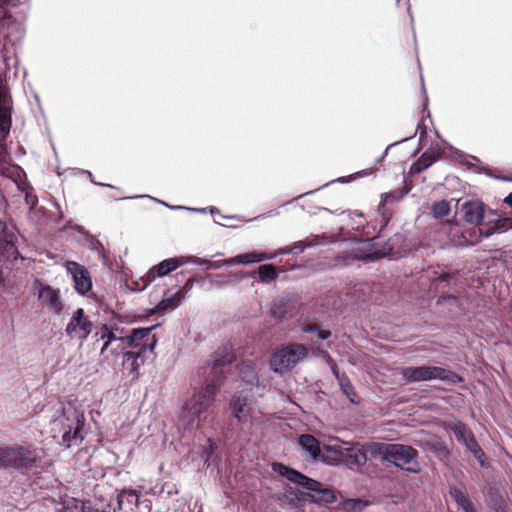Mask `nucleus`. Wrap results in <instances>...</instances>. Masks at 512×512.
<instances>
[{"label": "nucleus", "instance_id": "dca6fc26", "mask_svg": "<svg viewBox=\"0 0 512 512\" xmlns=\"http://www.w3.org/2000/svg\"><path fill=\"white\" fill-rule=\"evenodd\" d=\"M36 456L25 448H10V466H26L34 463Z\"/></svg>", "mask_w": 512, "mask_h": 512}, {"label": "nucleus", "instance_id": "ddd939ff", "mask_svg": "<svg viewBox=\"0 0 512 512\" xmlns=\"http://www.w3.org/2000/svg\"><path fill=\"white\" fill-rule=\"evenodd\" d=\"M11 128L9 101L0 91V141L4 140Z\"/></svg>", "mask_w": 512, "mask_h": 512}, {"label": "nucleus", "instance_id": "a878e982", "mask_svg": "<svg viewBox=\"0 0 512 512\" xmlns=\"http://www.w3.org/2000/svg\"><path fill=\"white\" fill-rule=\"evenodd\" d=\"M179 296V291H177L175 294L171 295L170 297L161 300L151 311V314H154L157 311L165 310L170 307H174L173 303L175 299Z\"/></svg>", "mask_w": 512, "mask_h": 512}, {"label": "nucleus", "instance_id": "f03ea898", "mask_svg": "<svg viewBox=\"0 0 512 512\" xmlns=\"http://www.w3.org/2000/svg\"><path fill=\"white\" fill-rule=\"evenodd\" d=\"M371 453L382 461H388L394 466L410 473H419L421 466L417 461L418 452L408 445L383 444L370 447Z\"/></svg>", "mask_w": 512, "mask_h": 512}, {"label": "nucleus", "instance_id": "20e7f679", "mask_svg": "<svg viewBox=\"0 0 512 512\" xmlns=\"http://www.w3.org/2000/svg\"><path fill=\"white\" fill-rule=\"evenodd\" d=\"M308 355L305 346L290 344L276 350L269 361L270 369L279 375L292 371Z\"/></svg>", "mask_w": 512, "mask_h": 512}, {"label": "nucleus", "instance_id": "412c9836", "mask_svg": "<svg viewBox=\"0 0 512 512\" xmlns=\"http://www.w3.org/2000/svg\"><path fill=\"white\" fill-rule=\"evenodd\" d=\"M451 211L450 204L446 200H439L433 203L431 214L433 218L440 219L449 215Z\"/></svg>", "mask_w": 512, "mask_h": 512}, {"label": "nucleus", "instance_id": "f257e3e1", "mask_svg": "<svg viewBox=\"0 0 512 512\" xmlns=\"http://www.w3.org/2000/svg\"><path fill=\"white\" fill-rule=\"evenodd\" d=\"M155 326L134 329L130 335L124 336L120 342L127 347L135 348L136 351H128L123 354L122 367L127 371V376L132 381H137L140 377V369L144 365V355L147 351L153 352L157 339L151 336V331Z\"/></svg>", "mask_w": 512, "mask_h": 512}, {"label": "nucleus", "instance_id": "4c0bfd02", "mask_svg": "<svg viewBox=\"0 0 512 512\" xmlns=\"http://www.w3.org/2000/svg\"><path fill=\"white\" fill-rule=\"evenodd\" d=\"M357 258L361 259V260H366V259L371 258V256L370 255H365V256H358Z\"/></svg>", "mask_w": 512, "mask_h": 512}, {"label": "nucleus", "instance_id": "39448f33", "mask_svg": "<svg viewBox=\"0 0 512 512\" xmlns=\"http://www.w3.org/2000/svg\"><path fill=\"white\" fill-rule=\"evenodd\" d=\"M400 373L405 383L441 380L456 384L462 381L454 372L437 366L405 367Z\"/></svg>", "mask_w": 512, "mask_h": 512}, {"label": "nucleus", "instance_id": "423d86ee", "mask_svg": "<svg viewBox=\"0 0 512 512\" xmlns=\"http://www.w3.org/2000/svg\"><path fill=\"white\" fill-rule=\"evenodd\" d=\"M93 330L92 322L85 316L82 308L76 309L66 325L65 332L71 338L84 342Z\"/></svg>", "mask_w": 512, "mask_h": 512}, {"label": "nucleus", "instance_id": "f704fd0d", "mask_svg": "<svg viewBox=\"0 0 512 512\" xmlns=\"http://www.w3.org/2000/svg\"><path fill=\"white\" fill-rule=\"evenodd\" d=\"M345 505L350 506L351 508H356L358 505H360V501H358V500H347L345 502Z\"/></svg>", "mask_w": 512, "mask_h": 512}, {"label": "nucleus", "instance_id": "cd10ccee", "mask_svg": "<svg viewBox=\"0 0 512 512\" xmlns=\"http://www.w3.org/2000/svg\"><path fill=\"white\" fill-rule=\"evenodd\" d=\"M512 227L511 220L508 218L498 219L494 223V228L496 231L498 230H507Z\"/></svg>", "mask_w": 512, "mask_h": 512}, {"label": "nucleus", "instance_id": "f3484780", "mask_svg": "<svg viewBox=\"0 0 512 512\" xmlns=\"http://www.w3.org/2000/svg\"><path fill=\"white\" fill-rule=\"evenodd\" d=\"M180 265V262L176 258L165 259L161 261L157 266L150 269L148 274L153 279L156 277H163L168 273L176 270Z\"/></svg>", "mask_w": 512, "mask_h": 512}, {"label": "nucleus", "instance_id": "7c9ffc66", "mask_svg": "<svg viewBox=\"0 0 512 512\" xmlns=\"http://www.w3.org/2000/svg\"><path fill=\"white\" fill-rule=\"evenodd\" d=\"M125 495L135 497L136 503L138 502L139 495H138V493H137L135 490H131V489L125 490V489H124V490H122V491L120 492L119 497H123V496H125Z\"/></svg>", "mask_w": 512, "mask_h": 512}, {"label": "nucleus", "instance_id": "f8f14e48", "mask_svg": "<svg viewBox=\"0 0 512 512\" xmlns=\"http://www.w3.org/2000/svg\"><path fill=\"white\" fill-rule=\"evenodd\" d=\"M298 443L302 450L314 461L321 458V447L319 441L310 434H302L298 437Z\"/></svg>", "mask_w": 512, "mask_h": 512}, {"label": "nucleus", "instance_id": "e433bc0d", "mask_svg": "<svg viewBox=\"0 0 512 512\" xmlns=\"http://www.w3.org/2000/svg\"><path fill=\"white\" fill-rule=\"evenodd\" d=\"M5 3L7 4H11V5H15L17 4L18 2H20L21 0H3Z\"/></svg>", "mask_w": 512, "mask_h": 512}, {"label": "nucleus", "instance_id": "1a4fd4ad", "mask_svg": "<svg viewBox=\"0 0 512 512\" xmlns=\"http://www.w3.org/2000/svg\"><path fill=\"white\" fill-rule=\"evenodd\" d=\"M455 436L458 442L466 447L481 465H484L485 453L476 442L471 432L464 427H459L455 430Z\"/></svg>", "mask_w": 512, "mask_h": 512}, {"label": "nucleus", "instance_id": "4be33fe9", "mask_svg": "<svg viewBox=\"0 0 512 512\" xmlns=\"http://www.w3.org/2000/svg\"><path fill=\"white\" fill-rule=\"evenodd\" d=\"M62 438L68 446L78 445L83 440V433L79 425H77L73 431L69 430L64 432Z\"/></svg>", "mask_w": 512, "mask_h": 512}, {"label": "nucleus", "instance_id": "58836bf2", "mask_svg": "<svg viewBox=\"0 0 512 512\" xmlns=\"http://www.w3.org/2000/svg\"><path fill=\"white\" fill-rule=\"evenodd\" d=\"M209 212H210L211 214H214V213H217V212H218V209L213 207V208H210Z\"/></svg>", "mask_w": 512, "mask_h": 512}, {"label": "nucleus", "instance_id": "a19ab883", "mask_svg": "<svg viewBox=\"0 0 512 512\" xmlns=\"http://www.w3.org/2000/svg\"><path fill=\"white\" fill-rule=\"evenodd\" d=\"M431 163H432V161H430L429 163L425 164L424 168H427Z\"/></svg>", "mask_w": 512, "mask_h": 512}, {"label": "nucleus", "instance_id": "ea45409f", "mask_svg": "<svg viewBox=\"0 0 512 512\" xmlns=\"http://www.w3.org/2000/svg\"><path fill=\"white\" fill-rule=\"evenodd\" d=\"M464 512H475V511H474L473 507H471V508L467 509V510H466V511H464Z\"/></svg>", "mask_w": 512, "mask_h": 512}, {"label": "nucleus", "instance_id": "79ce46f5", "mask_svg": "<svg viewBox=\"0 0 512 512\" xmlns=\"http://www.w3.org/2000/svg\"><path fill=\"white\" fill-rule=\"evenodd\" d=\"M338 182H339V183H344V181L342 180V178L338 179Z\"/></svg>", "mask_w": 512, "mask_h": 512}, {"label": "nucleus", "instance_id": "2eb2a0df", "mask_svg": "<svg viewBox=\"0 0 512 512\" xmlns=\"http://www.w3.org/2000/svg\"><path fill=\"white\" fill-rule=\"evenodd\" d=\"M97 340L102 341V346L99 350L100 356H105L108 348L113 342L120 341L122 337H117L114 330L107 324H103L99 327L95 334Z\"/></svg>", "mask_w": 512, "mask_h": 512}, {"label": "nucleus", "instance_id": "2f4dec72", "mask_svg": "<svg viewBox=\"0 0 512 512\" xmlns=\"http://www.w3.org/2000/svg\"><path fill=\"white\" fill-rule=\"evenodd\" d=\"M214 387L207 386L205 388V392L209 393V398H207L204 402H201V404L208 405L211 402V395L214 393Z\"/></svg>", "mask_w": 512, "mask_h": 512}, {"label": "nucleus", "instance_id": "0eeeda50", "mask_svg": "<svg viewBox=\"0 0 512 512\" xmlns=\"http://www.w3.org/2000/svg\"><path fill=\"white\" fill-rule=\"evenodd\" d=\"M65 267L71 274L74 280V288L79 294L85 295L92 289L89 271L83 265L74 261H67Z\"/></svg>", "mask_w": 512, "mask_h": 512}, {"label": "nucleus", "instance_id": "5701e85b", "mask_svg": "<svg viewBox=\"0 0 512 512\" xmlns=\"http://www.w3.org/2000/svg\"><path fill=\"white\" fill-rule=\"evenodd\" d=\"M0 254L7 259H16L17 250L11 241H8L0 236Z\"/></svg>", "mask_w": 512, "mask_h": 512}, {"label": "nucleus", "instance_id": "9b49d317", "mask_svg": "<svg viewBox=\"0 0 512 512\" xmlns=\"http://www.w3.org/2000/svg\"><path fill=\"white\" fill-rule=\"evenodd\" d=\"M348 443H344L338 439L330 440V443L324 446L326 453L325 462L328 465L336 466L345 461L346 446Z\"/></svg>", "mask_w": 512, "mask_h": 512}, {"label": "nucleus", "instance_id": "9d476101", "mask_svg": "<svg viewBox=\"0 0 512 512\" xmlns=\"http://www.w3.org/2000/svg\"><path fill=\"white\" fill-rule=\"evenodd\" d=\"M461 211L468 224L479 225L484 218L485 205L480 200H470L461 205Z\"/></svg>", "mask_w": 512, "mask_h": 512}, {"label": "nucleus", "instance_id": "bb28decb", "mask_svg": "<svg viewBox=\"0 0 512 512\" xmlns=\"http://www.w3.org/2000/svg\"><path fill=\"white\" fill-rule=\"evenodd\" d=\"M259 277L263 281L272 280L277 276L276 270L272 265H262L259 267Z\"/></svg>", "mask_w": 512, "mask_h": 512}, {"label": "nucleus", "instance_id": "aec40b11", "mask_svg": "<svg viewBox=\"0 0 512 512\" xmlns=\"http://www.w3.org/2000/svg\"><path fill=\"white\" fill-rule=\"evenodd\" d=\"M272 316L278 319L290 316L289 300L284 297L275 299Z\"/></svg>", "mask_w": 512, "mask_h": 512}, {"label": "nucleus", "instance_id": "393cba45", "mask_svg": "<svg viewBox=\"0 0 512 512\" xmlns=\"http://www.w3.org/2000/svg\"><path fill=\"white\" fill-rule=\"evenodd\" d=\"M339 385L342 392L349 398L350 402L355 403L356 392L347 377L339 378Z\"/></svg>", "mask_w": 512, "mask_h": 512}, {"label": "nucleus", "instance_id": "c756f323", "mask_svg": "<svg viewBox=\"0 0 512 512\" xmlns=\"http://www.w3.org/2000/svg\"><path fill=\"white\" fill-rule=\"evenodd\" d=\"M163 205L167 206L168 208L170 209H174V210H178V209H187L189 211H192V212H196V213H200V214H205L207 209L206 208H187V207H184V206H169L167 205L166 203L164 202H161Z\"/></svg>", "mask_w": 512, "mask_h": 512}, {"label": "nucleus", "instance_id": "6e6552de", "mask_svg": "<svg viewBox=\"0 0 512 512\" xmlns=\"http://www.w3.org/2000/svg\"><path fill=\"white\" fill-rule=\"evenodd\" d=\"M37 296L43 305L50 311L59 314L62 310V303L59 292L50 286L38 284Z\"/></svg>", "mask_w": 512, "mask_h": 512}, {"label": "nucleus", "instance_id": "7ed1b4c3", "mask_svg": "<svg viewBox=\"0 0 512 512\" xmlns=\"http://www.w3.org/2000/svg\"><path fill=\"white\" fill-rule=\"evenodd\" d=\"M272 470L278 475L285 477L291 483L308 491V496L316 502L328 504L336 500V495L333 490L323 488L320 482L305 476L295 469L281 463H274L272 464Z\"/></svg>", "mask_w": 512, "mask_h": 512}, {"label": "nucleus", "instance_id": "473e14b6", "mask_svg": "<svg viewBox=\"0 0 512 512\" xmlns=\"http://www.w3.org/2000/svg\"><path fill=\"white\" fill-rule=\"evenodd\" d=\"M331 370H332L333 375L337 378L338 381H339V378H345L344 376L339 375L337 365L332 361H331Z\"/></svg>", "mask_w": 512, "mask_h": 512}, {"label": "nucleus", "instance_id": "a211bd4d", "mask_svg": "<svg viewBox=\"0 0 512 512\" xmlns=\"http://www.w3.org/2000/svg\"><path fill=\"white\" fill-rule=\"evenodd\" d=\"M231 408L234 417L239 422H245L250 414V407L247 404V399L242 396H236L231 401Z\"/></svg>", "mask_w": 512, "mask_h": 512}, {"label": "nucleus", "instance_id": "4468645a", "mask_svg": "<svg viewBox=\"0 0 512 512\" xmlns=\"http://www.w3.org/2000/svg\"><path fill=\"white\" fill-rule=\"evenodd\" d=\"M350 466L361 467L367 462L365 450L357 444H347L345 461Z\"/></svg>", "mask_w": 512, "mask_h": 512}, {"label": "nucleus", "instance_id": "c85d7f7f", "mask_svg": "<svg viewBox=\"0 0 512 512\" xmlns=\"http://www.w3.org/2000/svg\"><path fill=\"white\" fill-rule=\"evenodd\" d=\"M0 465L10 466V448H0Z\"/></svg>", "mask_w": 512, "mask_h": 512}, {"label": "nucleus", "instance_id": "b1692460", "mask_svg": "<svg viewBox=\"0 0 512 512\" xmlns=\"http://www.w3.org/2000/svg\"><path fill=\"white\" fill-rule=\"evenodd\" d=\"M451 497L462 512L472 507L469 499L460 490L455 489L451 491Z\"/></svg>", "mask_w": 512, "mask_h": 512}, {"label": "nucleus", "instance_id": "c9c22d12", "mask_svg": "<svg viewBox=\"0 0 512 512\" xmlns=\"http://www.w3.org/2000/svg\"><path fill=\"white\" fill-rule=\"evenodd\" d=\"M495 232H496V230H495V228L493 227V228L489 229V230L486 232L485 236H486V237H489V236L493 235Z\"/></svg>", "mask_w": 512, "mask_h": 512}, {"label": "nucleus", "instance_id": "72a5a7b5", "mask_svg": "<svg viewBox=\"0 0 512 512\" xmlns=\"http://www.w3.org/2000/svg\"><path fill=\"white\" fill-rule=\"evenodd\" d=\"M330 336V332L328 330H323L318 332V337L322 340L327 339Z\"/></svg>", "mask_w": 512, "mask_h": 512}, {"label": "nucleus", "instance_id": "6ab92c4d", "mask_svg": "<svg viewBox=\"0 0 512 512\" xmlns=\"http://www.w3.org/2000/svg\"><path fill=\"white\" fill-rule=\"evenodd\" d=\"M270 257L265 256L263 253L258 252H250L242 255H237L230 260L231 264L234 265H250L253 263H259L264 259H269Z\"/></svg>", "mask_w": 512, "mask_h": 512}]
</instances>
